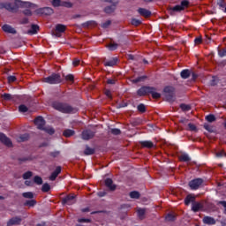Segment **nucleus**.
Listing matches in <instances>:
<instances>
[{"label": "nucleus", "instance_id": "obj_42", "mask_svg": "<svg viewBox=\"0 0 226 226\" xmlns=\"http://www.w3.org/2000/svg\"><path fill=\"white\" fill-rule=\"evenodd\" d=\"M61 4H62L61 0H53V2H51V5H53L54 8H59L61 7Z\"/></svg>", "mask_w": 226, "mask_h": 226}, {"label": "nucleus", "instance_id": "obj_24", "mask_svg": "<svg viewBox=\"0 0 226 226\" xmlns=\"http://www.w3.org/2000/svg\"><path fill=\"white\" fill-rule=\"evenodd\" d=\"M186 206H190V204L195 202V196H192L191 194L187 195L185 200H184Z\"/></svg>", "mask_w": 226, "mask_h": 226}, {"label": "nucleus", "instance_id": "obj_62", "mask_svg": "<svg viewBox=\"0 0 226 226\" xmlns=\"http://www.w3.org/2000/svg\"><path fill=\"white\" fill-rule=\"evenodd\" d=\"M106 47H107L109 51H113L114 50V44L113 43H109Z\"/></svg>", "mask_w": 226, "mask_h": 226}, {"label": "nucleus", "instance_id": "obj_39", "mask_svg": "<svg viewBox=\"0 0 226 226\" xmlns=\"http://www.w3.org/2000/svg\"><path fill=\"white\" fill-rule=\"evenodd\" d=\"M137 109L140 113L147 112V108H146V106L143 103H140L139 105H138Z\"/></svg>", "mask_w": 226, "mask_h": 226}, {"label": "nucleus", "instance_id": "obj_55", "mask_svg": "<svg viewBox=\"0 0 226 226\" xmlns=\"http://www.w3.org/2000/svg\"><path fill=\"white\" fill-rule=\"evenodd\" d=\"M110 24H111V21L110 20H107L102 25H101V27H102L103 29H107V28H109Z\"/></svg>", "mask_w": 226, "mask_h": 226}, {"label": "nucleus", "instance_id": "obj_47", "mask_svg": "<svg viewBox=\"0 0 226 226\" xmlns=\"http://www.w3.org/2000/svg\"><path fill=\"white\" fill-rule=\"evenodd\" d=\"M104 94L108 99L112 100V92L108 87L104 90Z\"/></svg>", "mask_w": 226, "mask_h": 226}, {"label": "nucleus", "instance_id": "obj_23", "mask_svg": "<svg viewBox=\"0 0 226 226\" xmlns=\"http://www.w3.org/2000/svg\"><path fill=\"white\" fill-rule=\"evenodd\" d=\"M63 135L65 137V138H71L72 136H74L75 135V131L73 129H65L64 132H63Z\"/></svg>", "mask_w": 226, "mask_h": 226}, {"label": "nucleus", "instance_id": "obj_27", "mask_svg": "<svg viewBox=\"0 0 226 226\" xmlns=\"http://www.w3.org/2000/svg\"><path fill=\"white\" fill-rule=\"evenodd\" d=\"M29 139V134L25 133L17 138V142H26Z\"/></svg>", "mask_w": 226, "mask_h": 226}, {"label": "nucleus", "instance_id": "obj_19", "mask_svg": "<svg viewBox=\"0 0 226 226\" xmlns=\"http://www.w3.org/2000/svg\"><path fill=\"white\" fill-rule=\"evenodd\" d=\"M203 223L207 225H215L216 224V220L210 216H205L203 218Z\"/></svg>", "mask_w": 226, "mask_h": 226}, {"label": "nucleus", "instance_id": "obj_21", "mask_svg": "<svg viewBox=\"0 0 226 226\" xmlns=\"http://www.w3.org/2000/svg\"><path fill=\"white\" fill-rule=\"evenodd\" d=\"M202 208H203V206L201 203H200V202L192 203V212L197 213Z\"/></svg>", "mask_w": 226, "mask_h": 226}, {"label": "nucleus", "instance_id": "obj_63", "mask_svg": "<svg viewBox=\"0 0 226 226\" xmlns=\"http://www.w3.org/2000/svg\"><path fill=\"white\" fill-rule=\"evenodd\" d=\"M195 44H201L202 43V39L200 37H198L195 39Z\"/></svg>", "mask_w": 226, "mask_h": 226}, {"label": "nucleus", "instance_id": "obj_17", "mask_svg": "<svg viewBox=\"0 0 226 226\" xmlns=\"http://www.w3.org/2000/svg\"><path fill=\"white\" fill-rule=\"evenodd\" d=\"M2 29L7 34H17V30L13 28L11 25H4Z\"/></svg>", "mask_w": 226, "mask_h": 226}, {"label": "nucleus", "instance_id": "obj_9", "mask_svg": "<svg viewBox=\"0 0 226 226\" xmlns=\"http://www.w3.org/2000/svg\"><path fill=\"white\" fill-rule=\"evenodd\" d=\"M37 15H46L49 16L54 13V11L50 7H44V8H39L38 10L35 11Z\"/></svg>", "mask_w": 226, "mask_h": 226}, {"label": "nucleus", "instance_id": "obj_40", "mask_svg": "<svg viewBox=\"0 0 226 226\" xmlns=\"http://www.w3.org/2000/svg\"><path fill=\"white\" fill-rule=\"evenodd\" d=\"M3 99L6 102H9V101H11L13 99L12 95L11 94H8V93H4L3 95H2Z\"/></svg>", "mask_w": 226, "mask_h": 226}, {"label": "nucleus", "instance_id": "obj_41", "mask_svg": "<svg viewBox=\"0 0 226 226\" xmlns=\"http://www.w3.org/2000/svg\"><path fill=\"white\" fill-rule=\"evenodd\" d=\"M165 220L167 222H175L176 216L173 214H167Z\"/></svg>", "mask_w": 226, "mask_h": 226}, {"label": "nucleus", "instance_id": "obj_26", "mask_svg": "<svg viewBox=\"0 0 226 226\" xmlns=\"http://www.w3.org/2000/svg\"><path fill=\"white\" fill-rule=\"evenodd\" d=\"M33 156L29 155V156H25V157H19V158H17V161L19 162V163H26L27 162H31L33 161Z\"/></svg>", "mask_w": 226, "mask_h": 226}, {"label": "nucleus", "instance_id": "obj_32", "mask_svg": "<svg viewBox=\"0 0 226 226\" xmlns=\"http://www.w3.org/2000/svg\"><path fill=\"white\" fill-rule=\"evenodd\" d=\"M180 161L184 162H191V158L187 154H183L180 156Z\"/></svg>", "mask_w": 226, "mask_h": 226}, {"label": "nucleus", "instance_id": "obj_35", "mask_svg": "<svg viewBox=\"0 0 226 226\" xmlns=\"http://www.w3.org/2000/svg\"><path fill=\"white\" fill-rule=\"evenodd\" d=\"M34 183H35L37 185H41L43 184V180L41 177L35 176L34 177Z\"/></svg>", "mask_w": 226, "mask_h": 226}, {"label": "nucleus", "instance_id": "obj_34", "mask_svg": "<svg viewBox=\"0 0 226 226\" xmlns=\"http://www.w3.org/2000/svg\"><path fill=\"white\" fill-rule=\"evenodd\" d=\"M130 197H131V199L138 200L140 198V193L137 191H132L130 192Z\"/></svg>", "mask_w": 226, "mask_h": 226}, {"label": "nucleus", "instance_id": "obj_20", "mask_svg": "<svg viewBox=\"0 0 226 226\" xmlns=\"http://www.w3.org/2000/svg\"><path fill=\"white\" fill-rule=\"evenodd\" d=\"M83 154L86 156L94 155L95 154V148H92L91 147L87 145L86 149H84Z\"/></svg>", "mask_w": 226, "mask_h": 226}, {"label": "nucleus", "instance_id": "obj_52", "mask_svg": "<svg viewBox=\"0 0 226 226\" xmlns=\"http://www.w3.org/2000/svg\"><path fill=\"white\" fill-rule=\"evenodd\" d=\"M91 222H92L91 219H85V218L78 219L79 223H91Z\"/></svg>", "mask_w": 226, "mask_h": 226}, {"label": "nucleus", "instance_id": "obj_50", "mask_svg": "<svg viewBox=\"0 0 226 226\" xmlns=\"http://www.w3.org/2000/svg\"><path fill=\"white\" fill-rule=\"evenodd\" d=\"M137 214H138V216L139 218L145 216V214H146V210L143 209V208H139L138 211H137Z\"/></svg>", "mask_w": 226, "mask_h": 226}, {"label": "nucleus", "instance_id": "obj_60", "mask_svg": "<svg viewBox=\"0 0 226 226\" xmlns=\"http://www.w3.org/2000/svg\"><path fill=\"white\" fill-rule=\"evenodd\" d=\"M59 154H60V152H59V151L50 152V153H49V156H52V157H54V158L59 156Z\"/></svg>", "mask_w": 226, "mask_h": 226}, {"label": "nucleus", "instance_id": "obj_4", "mask_svg": "<svg viewBox=\"0 0 226 226\" xmlns=\"http://www.w3.org/2000/svg\"><path fill=\"white\" fill-rule=\"evenodd\" d=\"M165 93V99L168 102L172 103L176 102V88L172 86H166L163 89Z\"/></svg>", "mask_w": 226, "mask_h": 226}, {"label": "nucleus", "instance_id": "obj_59", "mask_svg": "<svg viewBox=\"0 0 226 226\" xmlns=\"http://www.w3.org/2000/svg\"><path fill=\"white\" fill-rule=\"evenodd\" d=\"M218 55L220 57H225L226 56V49L219 50Z\"/></svg>", "mask_w": 226, "mask_h": 226}, {"label": "nucleus", "instance_id": "obj_44", "mask_svg": "<svg viewBox=\"0 0 226 226\" xmlns=\"http://www.w3.org/2000/svg\"><path fill=\"white\" fill-rule=\"evenodd\" d=\"M206 120L208 123H213L214 121L216 120V117H215V115H207V116H206Z\"/></svg>", "mask_w": 226, "mask_h": 226}, {"label": "nucleus", "instance_id": "obj_38", "mask_svg": "<svg viewBox=\"0 0 226 226\" xmlns=\"http://www.w3.org/2000/svg\"><path fill=\"white\" fill-rule=\"evenodd\" d=\"M131 23L134 26H140L142 24V21L140 19L133 18V19H132Z\"/></svg>", "mask_w": 226, "mask_h": 226}, {"label": "nucleus", "instance_id": "obj_25", "mask_svg": "<svg viewBox=\"0 0 226 226\" xmlns=\"http://www.w3.org/2000/svg\"><path fill=\"white\" fill-rule=\"evenodd\" d=\"M40 29L38 25H31V29L28 30V34L34 35L38 33V30Z\"/></svg>", "mask_w": 226, "mask_h": 226}, {"label": "nucleus", "instance_id": "obj_37", "mask_svg": "<svg viewBox=\"0 0 226 226\" xmlns=\"http://www.w3.org/2000/svg\"><path fill=\"white\" fill-rule=\"evenodd\" d=\"M60 7L73 8V4H72L71 2L63 1Z\"/></svg>", "mask_w": 226, "mask_h": 226}, {"label": "nucleus", "instance_id": "obj_5", "mask_svg": "<svg viewBox=\"0 0 226 226\" xmlns=\"http://www.w3.org/2000/svg\"><path fill=\"white\" fill-rule=\"evenodd\" d=\"M43 82L50 84V85H57L62 82V78L59 73H53L48 78H44Z\"/></svg>", "mask_w": 226, "mask_h": 226}, {"label": "nucleus", "instance_id": "obj_13", "mask_svg": "<svg viewBox=\"0 0 226 226\" xmlns=\"http://www.w3.org/2000/svg\"><path fill=\"white\" fill-rule=\"evenodd\" d=\"M138 13L140 15V16H142V17H144V18H150L151 17V15H152V11H149V10H147V9H145V8H139L138 9Z\"/></svg>", "mask_w": 226, "mask_h": 226}, {"label": "nucleus", "instance_id": "obj_53", "mask_svg": "<svg viewBox=\"0 0 226 226\" xmlns=\"http://www.w3.org/2000/svg\"><path fill=\"white\" fill-rule=\"evenodd\" d=\"M41 131H45L49 135H53L55 133V129H53V128H43V129H41Z\"/></svg>", "mask_w": 226, "mask_h": 226}, {"label": "nucleus", "instance_id": "obj_48", "mask_svg": "<svg viewBox=\"0 0 226 226\" xmlns=\"http://www.w3.org/2000/svg\"><path fill=\"white\" fill-rule=\"evenodd\" d=\"M22 196H23L25 199H34V193L31 192H24V193L22 194Z\"/></svg>", "mask_w": 226, "mask_h": 226}, {"label": "nucleus", "instance_id": "obj_36", "mask_svg": "<svg viewBox=\"0 0 226 226\" xmlns=\"http://www.w3.org/2000/svg\"><path fill=\"white\" fill-rule=\"evenodd\" d=\"M50 191V185L49 183H45L44 185H42L41 186V192L44 193H47Z\"/></svg>", "mask_w": 226, "mask_h": 226}, {"label": "nucleus", "instance_id": "obj_8", "mask_svg": "<svg viewBox=\"0 0 226 226\" xmlns=\"http://www.w3.org/2000/svg\"><path fill=\"white\" fill-rule=\"evenodd\" d=\"M95 135V132L91 130V129H85L82 131V133H81V139L83 140H89V139H92Z\"/></svg>", "mask_w": 226, "mask_h": 226}, {"label": "nucleus", "instance_id": "obj_18", "mask_svg": "<svg viewBox=\"0 0 226 226\" xmlns=\"http://www.w3.org/2000/svg\"><path fill=\"white\" fill-rule=\"evenodd\" d=\"M101 2H105V3H109L111 4V5L109 6H107L105 9H104V12L106 14H110L113 12V0H100Z\"/></svg>", "mask_w": 226, "mask_h": 226}, {"label": "nucleus", "instance_id": "obj_49", "mask_svg": "<svg viewBox=\"0 0 226 226\" xmlns=\"http://www.w3.org/2000/svg\"><path fill=\"white\" fill-rule=\"evenodd\" d=\"M19 112H22V113H26L28 111V108L24 105V104H21L19 107Z\"/></svg>", "mask_w": 226, "mask_h": 226}, {"label": "nucleus", "instance_id": "obj_2", "mask_svg": "<svg viewBox=\"0 0 226 226\" xmlns=\"http://www.w3.org/2000/svg\"><path fill=\"white\" fill-rule=\"evenodd\" d=\"M51 107H53L54 109L57 110L58 112L64 114H71L75 112V108L72 107L69 103L66 102L55 101L53 103H51Z\"/></svg>", "mask_w": 226, "mask_h": 226}, {"label": "nucleus", "instance_id": "obj_12", "mask_svg": "<svg viewBox=\"0 0 226 226\" xmlns=\"http://www.w3.org/2000/svg\"><path fill=\"white\" fill-rule=\"evenodd\" d=\"M104 185L106 187L107 192H113L114 191V184L111 178H106L104 180Z\"/></svg>", "mask_w": 226, "mask_h": 226}, {"label": "nucleus", "instance_id": "obj_29", "mask_svg": "<svg viewBox=\"0 0 226 226\" xmlns=\"http://www.w3.org/2000/svg\"><path fill=\"white\" fill-rule=\"evenodd\" d=\"M66 31V26L62 24H57L56 26V32L57 33H64Z\"/></svg>", "mask_w": 226, "mask_h": 226}, {"label": "nucleus", "instance_id": "obj_6", "mask_svg": "<svg viewBox=\"0 0 226 226\" xmlns=\"http://www.w3.org/2000/svg\"><path fill=\"white\" fill-rule=\"evenodd\" d=\"M203 183L204 180L202 178H195L189 182V187L192 191H196L200 189Z\"/></svg>", "mask_w": 226, "mask_h": 226}, {"label": "nucleus", "instance_id": "obj_54", "mask_svg": "<svg viewBox=\"0 0 226 226\" xmlns=\"http://www.w3.org/2000/svg\"><path fill=\"white\" fill-rule=\"evenodd\" d=\"M108 194L107 191H100L97 192V196L99 198H103V197H106Z\"/></svg>", "mask_w": 226, "mask_h": 226}, {"label": "nucleus", "instance_id": "obj_46", "mask_svg": "<svg viewBox=\"0 0 226 226\" xmlns=\"http://www.w3.org/2000/svg\"><path fill=\"white\" fill-rule=\"evenodd\" d=\"M189 5H190V2L187 1V0H183V1L181 2V4H179V6H180L181 8H183L184 10H185V8H187Z\"/></svg>", "mask_w": 226, "mask_h": 226}, {"label": "nucleus", "instance_id": "obj_22", "mask_svg": "<svg viewBox=\"0 0 226 226\" xmlns=\"http://www.w3.org/2000/svg\"><path fill=\"white\" fill-rule=\"evenodd\" d=\"M192 75V72L190 70H183L180 72V76L183 79H187L188 78H190Z\"/></svg>", "mask_w": 226, "mask_h": 226}, {"label": "nucleus", "instance_id": "obj_14", "mask_svg": "<svg viewBox=\"0 0 226 226\" xmlns=\"http://www.w3.org/2000/svg\"><path fill=\"white\" fill-rule=\"evenodd\" d=\"M139 145L141 148H147V149H152L154 147V143L151 140L139 141Z\"/></svg>", "mask_w": 226, "mask_h": 226}, {"label": "nucleus", "instance_id": "obj_15", "mask_svg": "<svg viewBox=\"0 0 226 226\" xmlns=\"http://www.w3.org/2000/svg\"><path fill=\"white\" fill-rule=\"evenodd\" d=\"M22 222V219L20 217H13L11 219H9L7 222V226H12V225H19Z\"/></svg>", "mask_w": 226, "mask_h": 226}, {"label": "nucleus", "instance_id": "obj_57", "mask_svg": "<svg viewBox=\"0 0 226 226\" xmlns=\"http://www.w3.org/2000/svg\"><path fill=\"white\" fill-rule=\"evenodd\" d=\"M7 80L9 83H13L17 81V78L15 76H8Z\"/></svg>", "mask_w": 226, "mask_h": 226}, {"label": "nucleus", "instance_id": "obj_58", "mask_svg": "<svg viewBox=\"0 0 226 226\" xmlns=\"http://www.w3.org/2000/svg\"><path fill=\"white\" fill-rule=\"evenodd\" d=\"M188 127L190 129L191 132H195L197 130L195 124H192V123H189L188 124Z\"/></svg>", "mask_w": 226, "mask_h": 226}, {"label": "nucleus", "instance_id": "obj_64", "mask_svg": "<svg viewBox=\"0 0 226 226\" xmlns=\"http://www.w3.org/2000/svg\"><path fill=\"white\" fill-rule=\"evenodd\" d=\"M20 23H21V24H27V23H28V18H23V19L20 20Z\"/></svg>", "mask_w": 226, "mask_h": 226}, {"label": "nucleus", "instance_id": "obj_61", "mask_svg": "<svg viewBox=\"0 0 226 226\" xmlns=\"http://www.w3.org/2000/svg\"><path fill=\"white\" fill-rule=\"evenodd\" d=\"M23 14L26 15V16H33V11L26 9V10L23 11Z\"/></svg>", "mask_w": 226, "mask_h": 226}, {"label": "nucleus", "instance_id": "obj_56", "mask_svg": "<svg viewBox=\"0 0 226 226\" xmlns=\"http://www.w3.org/2000/svg\"><path fill=\"white\" fill-rule=\"evenodd\" d=\"M217 5L220 6V8H226V3L224 0H219L217 1Z\"/></svg>", "mask_w": 226, "mask_h": 226}, {"label": "nucleus", "instance_id": "obj_3", "mask_svg": "<svg viewBox=\"0 0 226 226\" xmlns=\"http://www.w3.org/2000/svg\"><path fill=\"white\" fill-rule=\"evenodd\" d=\"M20 4L21 7L25 8H31L33 7V4H30L28 2H21V1H16L14 4L12 3H4V9H6L8 11L14 12L18 10V5Z\"/></svg>", "mask_w": 226, "mask_h": 226}, {"label": "nucleus", "instance_id": "obj_10", "mask_svg": "<svg viewBox=\"0 0 226 226\" xmlns=\"http://www.w3.org/2000/svg\"><path fill=\"white\" fill-rule=\"evenodd\" d=\"M0 142H2L8 148H11L13 147L11 139L6 137L3 132H0Z\"/></svg>", "mask_w": 226, "mask_h": 226}, {"label": "nucleus", "instance_id": "obj_45", "mask_svg": "<svg viewBox=\"0 0 226 226\" xmlns=\"http://www.w3.org/2000/svg\"><path fill=\"white\" fill-rule=\"evenodd\" d=\"M33 175H34L33 172L27 171L23 174L22 177L23 179L26 180V179H30L33 177Z\"/></svg>", "mask_w": 226, "mask_h": 226}, {"label": "nucleus", "instance_id": "obj_28", "mask_svg": "<svg viewBox=\"0 0 226 226\" xmlns=\"http://www.w3.org/2000/svg\"><path fill=\"white\" fill-rule=\"evenodd\" d=\"M103 65L106 67H113L114 66V59H108V58H104L103 60Z\"/></svg>", "mask_w": 226, "mask_h": 226}, {"label": "nucleus", "instance_id": "obj_7", "mask_svg": "<svg viewBox=\"0 0 226 226\" xmlns=\"http://www.w3.org/2000/svg\"><path fill=\"white\" fill-rule=\"evenodd\" d=\"M76 203V195L69 194L62 199L63 206H72Z\"/></svg>", "mask_w": 226, "mask_h": 226}, {"label": "nucleus", "instance_id": "obj_16", "mask_svg": "<svg viewBox=\"0 0 226 226\" xmlns=\"http://www.w3.org/2000/svg\"><path fill=\"white\" fill-rule=\"evenodd\" d=\"M61 171H62V167L56 166L55 171L51 173V175L49 176V180L54 181L55 179H56L59 174L61 173Z\"/></svg>", "mask_w": 226, "mask_h": 226}, {"label": "nucleus", "instance_id": "obj_31", "mask_svg": "<svg viewBox=\"0 0 226 226\" xmlns=\"http://www.w3.org/2000/svg\"><path fill=\"white\" fill-rule=\"evenodd\" d=\"M64 79L66 82L74 83L75 77L73 74H68V75L64 76Z\"/></svg>", "mask_w": 226, "mask_h": 226}, {"label": "nucleus", "instance_id": "obj_43", "mask_svg": "<svg viewBox=\"0 0 226 226\" xmlns=\"http://www.w3.org/2000/svg\"><path fill=\"white\" fill-rule=\"evenodd\" d=\"M185 9L182 8L179 4L177 5H175L173 8H171V11L173 12H180V11H183Z\"/></svg>", "mask_w": 226, "mask_h": 226}, {"label": "nucleus", "instance_id": "obj_33", "mask_svg": "<svg viewBox=\"0 0 226 226\" xmlns=\"http://www.w3.org/2000/svg\"><path fill=\"white\" fill-rule=\"evenodd\" d=\"M147 79V76H140L139 78L133 79L132 83L137 84L139 82H144Z\"/></svg>", "mask_w": 226, "mask_h": 226}, {"label": "nucleus", "instance_id": "obj_51", "mask_svg": "<svg viewBox=\"0 0 226 226\" xmlns=\"http://www.w3.org/2000/svg\"><path fill=\"white\" fill-rule=\"evenodd\" d=\"M180 109L183 111H190L191 110V106L190 105H186V104H181L180 105Z\"/></svg>", "mask_w": 226, "mask_h": 226}, {"label": "nucleus", "instance_id": "obj_30", "mask_svg": "<svg viewBox=\"0 0 226 226\" xmlns=\"http://www.w3.org/2000/svg\"><path fill=\"white\" fill-rule=\"evenodd\" d=\"M36 205L35 200H26L24 207H34Z\"/></svg>", "mask_w": 226, "mask_h": 226}, {"label": "nucleus", "instance_id": "obj_11", "mask_svg": "<svg viewBox=\"0 0 226 226\" xmlns=\"http://www.w3.org/2000/svg\"><path fill=\"white\" fill-rule=\"evenodd\" d=\"M34 123L35 124V125L37 126V128L39 130H43L44 126H45V124H46L43 117H41V116L37 117L35 118V120L34 121Z\"/></svg>", "mask_w": 226, "mask_h": 226}, {"label": "nucleus", "instance_id": "obj_1", "mask_svg": "<svg viewBox=\"0 0 226 226\" xmlns=\"http://www.w3.org/2000/svg\"><path fill=\"white\" fill-rule=\"evenodd\" d=\"M156 88L154 87L150 86H142L138 91L137 95L138 96H146L152 94L154 99H159L161 98L162 94L158 92H155Z\"/></svg>", "mask_w": 226, "mask_h": 226}]
</instances>
